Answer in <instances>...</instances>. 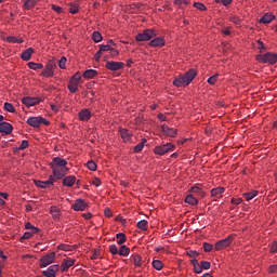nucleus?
<instances>
[{
	"mask_svg": "<svg viewBox=\"0 0 277 277\" xmlns=\"http://www.w3.org/2000/svg\"><path fill=\"white\" fill-rule=\"evenodd\" d=\"M230 22L236 24V26H239V24L241 23V19H239L238 16H230Z\"/></svg>",
	"mask_w": 277,
	"mask_h": 277,
	"instance_id": "nucleus-57",
	"label": "nucleus"
},
{
	"mask_svg": "<svg viewBox=\"0 0 277 277\" xmlns=\"http://www.w3.org/2000/svg\"><path fill=\"white\" fill-rule=\"evenodd\" d=\"M109 51H115V49H113V45H110V44H101L100 45V51H97V53L109 52Z\"/></svg>",
	"mask_w": 277,
	"mask_h": 277,
	"instance_id": "nucleus-35",
	"label": "nucleus"
},
{
	"mask_svg": "<svg viewBox=\"0 0 277 277\" xmlns=\"http://www.w3.org/2000/svg\"><path fill=\"white\" fill-rule=\"evenodd\" d=\"M233 240H234V236H228V237H226V239L219 240V242H216L214 245V250L221 251V250L229 247L233 243Z\"/></svg>",
	"mask_w": 277,
	"mask_h": 277,
	"instance_id": "nucleus-9",
	"label": "nucleus"
},
{
	"mask_svg": "<svg viewBox=\"0 0 277 277\" xmlns=\"http://www.w3.org/2000/svg\"><path fill=\"white\" fill-rule=\"evenodd\" d=\"M27 124L29 127L38 129L41 124L50 126V121L44 119V117H29V119H27Z\"/></svg>",
	"mask_w": 277,
	"mask_h": 277,
	"instance_id": "nucleus-5",
	"label": "nucleus"
},
{
	"mask_svg": "<svg viewBox=\"0 0 277 277\" xmlns=\"http://www.w3.org/2000/svg\"><path fill=\"white\" fill-rule=\"evenodd\" d=\"M275 19V16L271 13H265V15L262 16L260 19V23L262 24H271Z\"/></svg>",
	"mask_w": 277,
	"mask_h": 277,
	"instance_id": "nucleus-26",
	"label": "nucleus"
},
{
	"mask_svg": "<svg viewBox=\"0 0 277 277\" xmlns=\"http://www.w3.org/2000/svg\"><path fill=\"white\" fill-rule=\"evenodd\" d=\"M119 135L121 136V138H123V142L131 141V132H129V130L127 129L119 128Z\"/></svg>",
	"mask_w": 277,
	"mask_h": 277,
	"instance_id": "nucleus-21",
	"label": "nucleus"
},
{
	"mask_svg": "<svg viewBox=\"0 0 277 277\" xmlns=\"http://www.w3.org/2000/svg\"><path fill=\"white\" fill-rule=\"evenodd\" d=\"M162 132L166 133L169 137H175L176 136V130L173 128H170L166 124L162 126Z\"/></svg>",
	"mask_w": 277,
	"mask_h": 277,
	"instance_id": "nucleus-23",
	"label": "nucleus"
},
{
	"mask_svg": "<svg viewBox=\"0 0 277 277\" xmlns=\"http://www.w3.org/2000/svg\"><path fill=\"white\" fill-rule=\"evenodd\" d=\"M224 193H225L224 187H217L211 190L212 198H215V199H220L221 195H223Z\"/></svg>",
	"mask_w": 277,
	"mask_h": 277,
	"instance_id": "nucleus-24",
	"label": "nucleus"
},
{
	"mask_svg": "<svg viewBox=\"0 0 277 277\" xmlns=\"http://www.w3.org/2000/svg\"><path fill=\"white\" fill-rule=\"evenodd\" d=\"M153 268L156 271H161L163 268V263L160 260H154L153 261Z\"/></svg>",
	"mask_w": 277,
	"mask_h": 277,
	"instance_id": "nucleus-39",
	"label": "nucleus"
},
{
	"mask_svg": "<svg viewBox=\"0 0 277 277\" xmlns=\"http://www.w3.org/2000/svg\"><path fill=\"white\" fill-rule=\"evenodd\" d=\"M219 75H213L212 77L208 78V84L214 85L217 82Z\"/></svg>",
	"mask_w": 277,
	"mask_h": 277,
	"instance_id": "nucleus-52",
	"label": "nucleus"
},
{
	"mask_svg": "<svg viewBox=\"0 0 277 277\" xmlns=\"http://www.w3.org/2000/svg\"><path fill=\"white\" fill-rule=\"evenodd\" d=\"M184 202H186L189 206L196 207L199 203V200H197L194 195H187L186 199H184Z\"/></svg>",
	"mask_w": 277,
	"mask_h": 277,
	"instance_id": "nucleus-25",
	"label": "nucleus"
},
{
	"mask_svg": "<svg viewBox=\"0 0 277 277\" xmlns=\"http://www.w3.org/2000/svg\"><path fill=\"white\" fill-rule=\"evenodd\" d=\"M51 9L56 12V14H62L63 13V8L58 5H51Z\"/></svg>",
	"mask_w": 277,
	"mask_h": 277,
	"instance_id": "nucleus-58",
	"label": "nucleus"
},
{
	"mask_svg": "<svg viewBox=\"0 0 277 277\" xmlns=\"http://www.w3.org/2000/svg\"><path fill=\"white\" fill-rule=\"evenodd\" d=\"M243 200L241 198H233L232 199V205L234 206H239Z\"/></svg>",
	"mask_w": 277,
	"mask_h": 277,
	"instance_id": "nucleus-59",
	"label": "nucleus"
},
{
	"mask_svg": "<svg viewBox=\"0 0 277 277\" xmlns=\"http://www.w3.org/2000/svg\"><path fill=\"white\" fill-rule=\"evenodd\" d=\"M97 76V71L95 69H87L84 74H82V77L84 79H94V77Z\"/></svg>",
	"mask_w": 277,
	"mask_h": 277,
	"instance_id": "nucleus-27",
	"label": "nucleus"
},
{
	"mask_svg": "<svg viewBox=\"0 0 277 277\" xmlns=\"http://www.w3.org/2000/svg\"><path fill=\"white\" fill-rule=\"evenodd\" d=\"M68 12L74 14V15L77 14L79 12V5H77V4H69Z\"/></svg>",
	"mask_w": 277,
	"mask_h": 277,
	"instance_id": "nucleus-46",
	"label": "nucleus"
},
{
	"mask_svg": "<svg viewBox=\"0 0 277 277\" xmlns=\"http://www.w3.org/2000/svg\"><path fill=\"white\" fill-rule=\"evenodd\" d=\"M74 265H75V260L74 259H64L63 260V265H62L63 272H68V269L70 267H72Z\"/></svg>",
	"mask_w": 277,
	"mask_h": 277,
	"instance_id": "nucleus-20",
	"label": "nucleus"
},
{
	"mask_svg": "<svg viewBox=\"0 0 277 277\" xmlns=\"http://www.w3.org/2000/svg\"><path fill=\"white\" fill-rule=\"evenodd\" d=\"M22 104H24L27 107H32V106L40 104V100L38 97L25 96L22 100Z\"/></svg>",
	"mask_w": 277,
	"mask_h": 277,
	"instance_id": "nucleus-12",
	"label": "nucleus"
},
{
	"mask_svg": "<svg viewBox=\"0 0 277 277\" xmlns=\"http://www.w3.org/2000/svg\"><path fill=\"white\" fill-rule=\"evenodd\" d=\"M27 66L30 68V70H41L44 68V65L32 62L27 63Z\"/></svg>",
	"mask_w": 277,
	"mask_h": 277,
	"instance_id": "nucleus-31",
	"label": "nucleus"
},
{
	"mask_svg": "<svg viewBox=\"0 0 277 277\" xmlns=\"http://www.w3.org/2000/svg\"><path fill=\"white\" fill-rule=\"evenodd\" d=\"M66 166H68V161L58 157L53 158V161L50 163L51 170H53V175L58 180H62L68 174L69 169Z\"/></svg>",
	"mask_w": 277,
	"mask_h": 277,
	"instance_id": "nucleus-1",
	"label": "nucleus"
},
{
	"mask_svg": "<svg viewBox=\"0 0 277 277\" xmlns=\"http://www.w3.org/2000/svg\"><path fill=\"white\" fill-rule=\"evenodd\" d=\"M175 5H189V0H173Z\"/></svg>",
	"mask_w": 277,
	"mask_h": 277,
	"instance_id": "nucleus-54",
	"label": "nucleus"
},
{
	"mask_svg": "<svg viewBox=\"0 0 277 277\" xmlns=\"http://www.w3.org/2000/svg\"><path fill=\"white\" fill-rule=\"evenodd\" d=\"M32 53H35V50H32V48H29V49L25 50L24 52H22V54L19 55V57H21L24 62H29V61L31 60Z\"/></svg>",
	"mask_w": 277,
	"mask_h": 277,
	"instance_id": "nucleus-18",
	"label": "nucleus"
},
{
	"mask_svg": "<svg viewBox=\"0 0 277 277\" xmlns=\"http://www.w3.org/2000/svg\"><path fill=\"white\" fill-rule=\"evenodd\" d=\"M74 248L69 245H58V250H62V251H71Z\"/></svg>",
	"mask_w": 277,
	"mask_h": 277,
	"instance_id": "nucleus-50",
	"label": "nucleus"
},
{
	"mask_svg": "<svg viewBox=\"0 0 277 277\" xmlns=\"http://www.w3.org/2000/svg\"><path fill=\"white\" fill-rule=\"evenodd\" d=\"M199 267L205 268V269H210V262L202 261V262H200Z\"/></svg>",
	"mask_w": 277,
	"mask_h": 277,
	"instance_id": "nucleus-56",
	"label": "nucleus"
},
{
	"mask_svg": "<svg viewBox=\"0 0 277 277\" xmlns=\"http://www.w3.org/2000/svg\"><path fill=\"white\" fill-rule=\"evenodd\" d=\"M277 251V242H273V245L271 246V253H276Z\"/></svg>",
	"mask_w": 277,
	"mask_h": 277,
	"instance_id": "nucleus-63",
	"label": "nucleus"
},
{
	"mask_svg": "<svg viewBox=\"0 0 277 277\" xmlns=\"http://www.w3.org/2000/svg\"><path fill=\"white\" fill-rule=\"evenodd\" d=\"M68 62V60L66 57H61V61H58V68L61 69H65L66 68V63Z\"/></svg>",
	"mask_w": 277,
	"mask_h": 277,
	"instance_id": "nucleus-47",
	"label": "nucleus"
},
{
	"mask_svg": "<svg viewBox=\"0 0 277 277\" xmlns=\"http://www.w3.org/2000/svg\"><path fill=\"white\" fill-rule=\"evenodd\" d=\"M158 36V31L156 29H145L142 32H138L136 36L137 42H146L153 39H156Z\"/></svg>",
	"mask_w": 277,
	"mask_h": 277,
	"instance_id": "nucleus-4",
	"label": "nucleus"
},
{
	"mask_svg": "<svg viewBox=\"0 0 277 277\" xmlns=\"http://www.w3.org/2000/svg\"><path fill=\"white\" fill-rule=\"evenodd\" d=\"M81 81V72L75 74L71 79H69V82H80Z\"/></svg>",
	"mask_w": 277,
	"mask_h": 277,
	"instance_id": "nucleus-48",
	"label": "nucleus"
},
{
	"mask_svg": "<svg viewBox=\"0 0 277 277\" xmlns=\"http://www.w3.org/2000/svg\"><path fill=\"white\" fill-rule=\"evenodd\" d=\"M88 170L94 172L97 169V164L93 160L87 162Z\"/></svg>",
	"mask_w": 277,
	"mask_h": 277,
	"instance_id": "nucleus-43",
	"label": "nucleus"
},
{
	"mask_svg": "<svg viewBox=\"0 0 277 277\" xmlns=\"http://www.w3.org/2000/svg\"><path fill=\"white\" fill-rule=\"evenodd\" d=\"M147 221L145 220H142L140 222H137L136 226H137V229L142 230V232H146L147 230Z\"/></svg>",
	"mask_w": 277,
	"mask_h": 277,
	"instance_id": "nucleus-37",
	"label": "nucleus"
},
{
	"mask_svg": "<svg viewBox=\"0 0 277 277\" xmlns=\"http://www.w3.org/2000/svg\"><path fill=\"white\" fill-rule=\"evenodd\" d=\"M189 193H192L195 196H199L200 198H205L206 196L205 192H202L199 185H195L192 188H189Z\"/></svg>",
	"mask_w": 277,
	"mask_h": 277,
	"instance_id": "nucleus-19",
	"label": "nucleus"
},
{
	"mask_svg": "<svg viewBox=\"0 0 277 277\" xmlns=\"http://www.w3.org/2000/svg\"><path fill=\"white\" fill-rule=\"evenodd\" d=\"M88 208V203L82 199L75 200V203L71 206L74 211H84Z\"/></svg>",
	"mask_w": 277,
	"mask_h": 277,
	"instance_id": "nucleus-13",
	"label": "nucleus"
},
{
	"mask_svg": "<svg viewBox=\"0 0 277 277\" xmlns=\"http://www.w3.org/2000/svg\"><path fill=\"white\" fill-rule=\"evenodd\" d=\"M174 148H175V145L168 143V144L156 146L154 151L158 156H163L170 151H173Z\"/></svg>",
	"mask_w": 277,
	"mask_h": 277,
	"instance_id": "nucleus-6",
	"label": "nucleus"
},
{
	"mask_svg": "<svg viewBox=\"0 0 277 277\" xmlns=\"http://www.w3.org/2000/svg\"><path fill=\"white\" fill-rule=\"evenodd\" d=\"M79 83H80V81H69V83H68L69 92L76 93L77 90H79Z\"/></svg>",
	"mask_w": 277,
	"mask_h": 277,
	"instance_id": "nucleus-29",
	"label": "nucleus"
},
{
	"mask_svg": "<svg viewBox=\"0 0 277 277\" xmlns=\"http://www.w3.org/2000/svg\"><path fill=\"white\" fill-rule=\"evenodd\" d=\"M145 142H147V140L143 138V142L134 147V153H141L142 150H144Z\"/></svg>",
	"mask_w": 277,
	"mask_h": 277,
	"instance_id": "nucleus-44",
	"label": "nucleus"
},
{
	"mask_svg": "<svg viewBox=\"0 0 277 277\" xmlns=\"http://www.w3.org/2000/svg\"><path fill=\"white\" fill-rule=\"evenodd\" d=\"M109 251H110V254L113 255H118V252H119L118 247H116V245H110Z\"/></svg>",
	"mask_w": 277,
	"mask_h": 277,
	"instance_id": "nucleus-55",
	"label": "nucleus"
},
{
	"mask_svg": "<svg viewBox=\"0 0 277 277\" xmlns=\"http://www.w3.org/2000/svg\"><path fill=\"white\" fill-rule=\"evenodd\" d=\"M277 272V265H271L268 266V273L275 274Z\"/></svg>",
	"mask_w": 277,
	"mask_h": 277,
	"instance_id": "nucleus-61",
	"label": "nucleus"
},
{
	"mask_svg": "<svg viewBox=\"0 0 277 277\" xmlns=\"http://www.w3.org/2000/svg\"><path fill=\"white\" fill-rule=\"evenodd\" d=\"M131 261H132V263H134V266H136V267L141 266L140 262H142V259L140 258V255H137V254L132 255Z\"/></svg>",
	"mask_w": 277,
	"mask_h": 277,
	"instance_id": "nucleus-40",
	"label": "nucleus"
},
{
	"mask_svg": "<svg viewBox=\"0 0 277 277\" xmlns=\"http://www.w3.org/2000/svg\"><path fill=\"white\" fill-rule=\"evenodd\" d=\"M124 66H126V64L121 63V62H108V63H106V69H108L110 71H119Z\"/></svg>",
	"mask_w": 277,
	"mask_h": 277,
	"instance_id": "nucleus-11",
	"label": "nucleus"
},
{
	"mask_svg": "<svg viewBox=\"0 0 277 277\" xmlns=\"http://www.w3.org/2000/svg\"><path fill=\"white\" fill-rule=\"evenodd\" d=\"M255 62L260 64L275 65L277 62V55L273 52L255 55Z\"/></svg>",
	"mask_w": 277,
	"mask_h": 277,
	"instance_id": "nucleus-3",
	"label": "nucleus"
},
{
	"mask_svg": "<svg viewBox=\"0 0 277 277\" xmlns=\"http://www.w3.org/2000/svg\"><path fill=\"white\" fill-rule=\"evenodd\" d=\"M256 195H258V193L255 190H252V192L242 194V198H245V200H247V201H250V200L256 198Z\"/></svg>",
	"mask_w": 277,
	"mask_h": 277,
	"instance_id": "nucleus-30",
	"label": "nucleus"
},
{
	"mask_svg": "<svg viewBox=\"0 0 277 277\" xmlns=\"http://www.w3.org/2000/svg\"><path fill=\"white\" fill-rule=\"evenodd\" d=\"M164 44H166V40L162 37H156L149 42V47H153V48H160V47H163Z\"/></svg>",
	"mask_w": 277,
	"mask_h": 277,
	"instance_id": "nucleus-16",
	"label": "nucleus"
},
{
	"mask_svg": "<svg viewBox=\"0 0 277 277\" xmlns=\"http://www.w3.org/2000/svg\"><path fill=\"white\" fill-rule=\"evenodd\" d=\"M116 239L118 240V246H122L127 241L126 234L123 233L116 234Z\"/></svg>",
	"mask_w": 277,
	"mask_h": 277,
	"instance_id": "nucleus-32",
	"label": "nucleus"
},
{
	"mask_svg": "<svg viewBox=\"0 0 277 277\" xmlns=\"http://www.w3.org/2000/svg\"><path fill=\"white\" fill-rule=\"evenodd\" d=\"M142 8H144V4H142V3L130 4V10H132V13H134V14L142 11Z\"/></svg>",
	"mask_w": 277,
	"mask_h": 277,
	"instance_id": "nucleus-33",
	"label": "nucleus"
},
{
	"mask_svg": "<svg viewBox=\"0 0 277 277\" xmlns=\"http://www.w3.org/2000/svg\"><path fill=\"white\" fill-rule=\"evenodd\" d=\"M186 254H187L188 258H192V259H197L199 256V253L197 251H194V250L187 251Z\"/></svg>",
	"mask_w": 277,
	"mask_h": 277,
	"instance_id": "nucleus-51",
	"label": "nucleus"
},
{
	"mask_svg": "<svg viewBox=\"0 0 277 277\" xmlns=\"http://www.w3.org/2000/svg\"><path fill=\"white\" fill-rule=\"evenodd\" d=\"M55 68H57V64H55V62H53V61H50V63H48L42 70V77L43 78H52L54 75L53 70H55Z\"/></svg>",
	"mask_w": 277,
	"mask_h": 277,
	"instance_id": "nucleus-8",
	"label": "nucleus"
},
{
	"mask_svg": "<svg viewBox=\"0 0 277 277\" xmlns=\"http://www.w3.org/2000/svg\"><path fill=\"white\" fill-rule=\"evenodd\" d=\"M27 147H29V142L22 141V144H19V147H17V150H25Z\"/></svg>",
	"mask_w": 277,
	"mask_h": 277,
	"instance_id": "nucleus-53",
	"label": "nucleus"
},
{
	"mask_svg": "<svg viewBox=\"0 0 277 277\" xmlns=\"http://www.w3.org/2000/svg\"><path fill=\"white\" fill-rule=\"evenodd\" d=\"M6 42H11L14 44H22V42H24V40L18 39L16 37H6Z\"/></svg>",
	"mask_w": 277,
	"mask_h": 277,
	"instance_id": "nucleus-42",
	"label": "nucleus"
},
{
	"mask_svg": "<svg viewBox=\"0 0 277 277\" xmlns=\"http://www.w3.org/2000/svg\"><path fill=\"white\" fill-rule=\"evenodd\" d=\"M61 210H58L57 207L53 206L50 208V214L51 216L57 219L60 216Z\"/></svg>",
	"mask_w": 277,
	"mask_h": 277,
	"instance_id": "nucleus-38",
	"label": "nucleus"
},
{
	"mask_svg": "<svg viewBox=\"0 0 277 277\" xmlns=\"http://www.w3.org/2000/svg\"><path fill=\"white\" fill-rule=\"evenodd\" d=\"M58 272V265H51L47 271H42L45 277H56Z\"/></svg>",
	"mask_w": 277,
	"mask_h": 277,
	"instance_id": "nucleus-14",
	"label": "nucleus"
},
{
	"mask_svg": "<svg viewBox=\"0 0 277 277\" xmlns=\"http://www.w3.org/2000/svg\"><path fill=\"white\" fill-rule=\"evenodd\" d=\"M93 186L100 187L101 186V180L97 179V177L93 179Z\"/></svg>",
	"mask_w": 277,
	"mask_h": 277,
	"instance_id": "nucleus-64",
	"label": "nucleus"
},
{
	"mask_svg": "<svg viewBox=\"0 0 277 277\" xmlns=\"http://www.w3.org/2000/svg\"><path fill=\"white\" fill-rule=\"evenodd\" d=\"M92 40L95 43H100L103 40V37L101 36V32L100 31H93Z\"/></svg>",
	"mask_w": 277,
	"mask_h": 277,
	"instance_id": "nucleus-36",
	"label": "nucleus"
},
{
	"mask_svg": "<svg viewBox=\"0 0 277 277\" xmlns=\"http://www.w3.org/2000/svg\"><path fill=\"white\" fill-rule=\"evenodd\" d=\"M56 180H60V179H57V176H55V174H53V175H50V180H47V181L35 180V185H37V187L45 189V188H50L51 186H53V183H55Z\"/></svg>",
	"mask_w": 277,
	"mask_h": 277,
	"instance_id": "nucleus-7",
	"label": "nucleus"
},
{
	"mask_svg": "<svg viewBox=\"0 0 277 277\" xmlns=\"http://www.w3.org/2000/svg\"><path fill=\"white\" fill-rule=\"evenodd\" d=\"M3 108L5 109V111H8L9 114H14V107L13 104L5 102V104H3Z\"/></svg>",
	"mask_w": 277,
	"mask_h": 277,
	"instance_id": "nucleus-41",
	"label": "nucleus"
},
{
	"mask_svg": "<svg viewBox=\"0 0 277 277\" xmlns=\"http://www.w3.org/2000/svg\"><path fill=\"white\" fill-rule=\"evenodd\" d=\"M90 118H92V113H90V110L88 109H82L79 113V120L87 122L88 120H90Z\"/></svg>",
	"mask_w": 277,
	"mask_h": 277,
	"instance_id": "nucleus-17",
	"label": "nucleus"
},
{
	"mask_svg": "<svg viewBox=\"0 0 277 277\" xmlns=\"http://www.w3.org/2000/svg\"><path fill=\"white\" fill-rule=\"evenodd\" d=\"M55 261V252H51L49 254L43 255L42 259H40V267L45 268L48 267L51 263Z\"/></svg>",
	"mask_w": 277,
	"mask_h": 277,
	"instance_id": "nucleus-10",
	"label": "nucleus"
},
{
	"mask_svg": "<svg viewBox=\"0 0 277 277\" xmlns=\"http://www.w3.org/2000/svg\"><path fill=\"white\" fill-rule=\"evenodd\" d=\"M131 253V249H129L126 245L119 248L118 254L119 256L127 258Z\"/></svg>",
	"mask_w": 277,
	"mask_h": 277,
	"instance_id": "nucleus-28",
	"label": "nucleus"
},
{
	"mask_svg": "<svg viewBox=\"0 0 277 277\" xmlns=\"http://www.w3.org/2000/svg\"><path fill=\"white\" fill-rule=\"evenodd\" d=\"M193 269H194L195 274H200V273H202V269H205V268L200 267V266H193Z\"/></svg>",
	"mask_w": 277,
	"mask_h": 277,
	"instance_id": "nucleus-62",
	"label": "nucleus"
},
{
	"mask_svg": "<svg viewBox=\"0 0 277 277\" xmlns=\"http://www.w3.org/2000/svg\"><path fill=\"white\" fill-rule=\"evenodd\" d=\"M75 175L63 176V185L67 187H72L75 185Z\"/></svg>",
	"mask_w": 277,
	"mask_h": 277,
	"instance_id": "nucleus-22",
	"label": "nucleus"
},
{
	"mask_svg": "<svg viewBox=\"0 0 277 277\" xmlns=\"http://www.w3.org/2000/svg\"><path fill=\"white\" fill-rule=\"evenodd\" d=\"M35 5H37V0H27L24 3V9L31 10L32 8H35Z\"/></svg>",
	"mask_w": 277,
	"mask_h": 277,
	"instance_id": "nucleus-34",
	"label": "nucleus"
},
{
	"mask_svg": "<svg viewBox=\"0 0 277 277\" xmlns=\"http://www.w3.org/2000/svg\"><path fill=\"white\" fill-rule=\"evenodd\" d=\"M203 249H205V252H206V253H210V252L214 249V246H212V245L209 243V242H205V243H203Z\"/></svg>",
	"mask_w": 277,
	"mask_h": 277,
	"instance_id": "nucleus-49",
	"label": "nucleus"
},
{
	"mask_svg": "<svg viewBox=\"0 0 277 277\" xmlns=\"http://www.w3.org/2000/svg\"><path fill=\"white\" fill-rule=\"evenodd\" d=\"M32 235H35V234H31V233H24V236H22L21 240L30 239Z\"/></svg>",
	"mask_w": 277,
	"mask_h": 277,
	"instance_id": "nucleus-60",
	"label": "nucleus"
},
{
	"mask_svg": "<svg viewBox=\"0 0 277 277\" xmlns=\"http://www.w3.org/2000/svg\"><path fill=\"white\" fill-rule=\"evenodd\" d=\"M193 8L199 10L200 12L207 11V6H205V4H202L200 2L193 3Z\"/></svg>",
	"mask_w": 277,
	"mask_h": 277,
	"instance_id": "nucleus-45",
	"label": "nucleus"
},
{
	"mask_svg": "<svg viewBox=\"0 0 277 277\" xmlns=\"http://www.w3.org/2000/svg\"><path fill=\"white\" fill-rule=\"evenodd\" d=\"M13 132V126L9 122H1L0 123V133L5 135H10Z\"/></svg>",
	"mask_w": 277,
	"mask_h": 277,
	"instance_id": "nucleus-15",
	"label": "nucleus"
},
{
	"mask_svg": "<svg viewBox=\"0 0 277 277\" xmlns=\"http://www.w3.org/2000/svg\"><path fill=\"white\" fill-rule=\"evenodd\" d=\"M195 77H197V71H195V69H189L186 74L176 77L173 80V85L176 88H186L194 81Z\"/></svg>",
	"mask_w": 277,
	"mask_h": 277,
	"instance_id": "nucleus-2",
	"label": "nucleus"
}]
</instances>
